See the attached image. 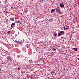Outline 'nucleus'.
I'll return each mask as SVG.
<instances>
[{"mask_svg":"<svg viewBox=\"0 0 79 79\" xmlns=\"http://www.w3.org/2000/svg\"><path fill=\"white\" fill-rule=\"evenodd\" d=\"M32 75L30 76V79H31V78H32Z\"/></svg>","mask_w":79,"mask_h":79,"instance_id":"19","label":"nucleus"},{"mask_svg":"<svg viewBox=\"0 0 79 79\" xmlns=\"http://www.w3.org/2000/svg\"><path fill=\"white\" fill-rule=\"evenodd\" d=\"M61 35H62V34H61L60 33H58V36H61Z\"/></svg>","mask_w":79,"mask_h":79,"instance_id":"10","label":"nucleus"},{"mask_svg":"<svg viewBox=\"0 0 79 79\" xmlns=\"http://www.w3.org/2000/svg\"><path fill=\"white\" fill-rule=\"evenodd\" d=\"M54 11H55V9H52L51 10V13H53V12H54Z\"/></svg>","mask_w":79,"mask_h":79,"instance_id":"4","label":"nucleus"},{"mask_svg":"<svg viewBox=\"0 0 79 79\" xmlns=\"http://www.w3.org/2000/svg\"><path fill=\"white\" fill-rule=\"evenodd\" d=\"M10 20L11 21H13L15 20V19L14 18L12 19L11 18H10Z\"/></svg>","mask_w":79,"mask_h":79,"instance_id":"8","label":"nucleus"},{"mask_svg":"<svg viewBox=\"0 0 79 79\" xmlns=\"http://www.w3.org/2000/svg\"><path fill=\"white\" fill-rule=\"evenodd\" d=\"M54 50H55V51H56V49H53Z\"/></svg>","mask_w":79,"mask_h":79,"instance_id":"22","label":"nucleus"},{"mask_svg":"<svg viewBox=\"0 0 79 79\" xmlns=\"http://www.w3.org/2000/svg\"><path fill=\"white\" fill-rule=\"evenodd\" d=\"M73 50L75 51H77V48H73Z\"/></svg>","mask_w":79,"mask_h":79,"instance_id":"7","label":"nucleus"},{"mask_svg":"<svg viewBox=\"0 0 79 79\" xmlns=\"http://www.w3.org/2000/svg\"><path fill=\"white\" fill-rule=\"evenodd\" d=\"M20 69H21V68H19V67H18V70H20Z\"/></svg>","mask_w":79,"mask_h":79,"instance_id":"17","label":"nucleus"},{"mask_svg":"<svg viewBox=\"0 0 79 79\" xmlns=\"http://www.w3.org/2000/svg\"><path fill=\"white\" fill-rule=\"evenodd\" d=\"M39 60L40 61H42V58H41Z\"/></svg>","mask_w":79,"mask_h":79,"instance_id":"18","label":"nucleus"},{"mask_svg":"<svg viewBox=\"0 0 79 79\" xmlns=\"http://www.w3.org/2000/svg\"><path fill=\"white\" fill-rule=\"evenodd\" d=\"M16 23H18V24H20L21 23V22L19 21V20L18 21H17Z\"/></svg>","mask_w":79,"mask_h":79,"instance_id":"9","label":"nucleus"},{"mask_svg":"<svg viewBox=\"0 0 79 79\" xmlns=\"http://www.w3.org/2000/svg\"><path fill=\"white\" fill-rule=\"evenodd\" d=\"M27 78H29V77H27Z\"/></svg>","mask_w":79,"mask_h":79,"instance_id":"27","label":"nucleus"},{"mask_svg":"<svg viewBox=\"0 0 79 79\" xmlns=\"http://www.w3.org/2000/svg\"><path fill=\"white\" fill-rule=\"evenodd\" d=\"M60 33H61V34H63L64 33V32L63 31H62L60 32Z\"/></svg>","mask_w":79,"mask_h":79,"instance_id":"14","label":"nucleus"},{"mask_svg":"<svg viewBox=\"0 0 79 79\" xmlns=\"http://www.w3.org/2000/svg\"><path fill=\"white\" fill-rule=\"evenodd\" d=\"M54 35L55 37H56V34H54Z\"/></svg>","mask_w":79,"mask_h":79,"instance_id":"20","label":"nucleus"},{"mask_svg":"<svg viewBox=\"0 0 79 79\" xmlns=\"http://www.w3.org/2000/svg\"><path fill=\"white\" fill-rule=\"evenodd\" d=\"M42 2H44V0H42Z\"/></svg>","mask_w":79,"mask_h":79,"instance_id":"28","label":"nucleus"},{"mask_svg":"<svg viewBox=\"0 0 79 79\" xmlns=\"http://www.w3.org/2000/svg\"><path fill=\"white\" fill-rule=\"evenodd\" d=\"M60 5L61 8H63L64 6V5L62 3L60 4Z\"/></svg>","mask_w":79,"mask_h":79,"instance_id":"3","label":"nucleus"},{"mask_svg":"<svg viewBox=\"0 0 79 79\" xmlns=\"http://www.w3.org/2000/svg\"><path fill=\"white\" fill-rule=\"evenodd\" d=\"M53 72H51V74H53Z\"/></svg>","mask_w":79,"mask_h":79,"instance_id":"21","label":"nucleus"},{"mask_svg":"<svg viewBox=\"0 0 79 79\" xmlns=\"http://www.w3.org/2000/svg\"><path fill=\"white\" fill-rule=\"evenodd\" d=\"M58 13L59 14H61V11H58Z\"/></svg>","mask_w":79,"mask_h":79,"instance_id":"13","label":"nucleus"},{"mask_svg":"<svg viewBox=\"0 0 79 79\" xmlns=\"http://www.w3.org/2000/svg\"><path fill=\"white\" fill-rule=\"evenodd\" d=\"M1 71V69H0V71Z\"/></svg>","mask_w":79,"mask_h":79,"instance_id":"26","label":"nucleus"},{"mask_svg":"<svg viewBox=\"0 0 79 79\" xmlns=\"http://www.w3.org/2000/svg\"><path fill=\"white\" fill-rule=\"evenodd\" d=\"M11 9H13V7H11Z\"/></svg>","mask_w":79,"mask_h":79,"instance_id":"23","label":"nucleus"},{"mask_svg":"<svg viewBox=\"0 0 79 79\" xmlns=\"http://www.w3.org/2000/svg\"><path fill=\"white\" fill-rule=\"evenodd\" d=\"M15 26V23H12V24L11 25V27L12 28H13V26Z\"/></svg>","mask_w":79,"mask_h":79,"instance_id":"5","label":"nucleus"},{"mask_svg":"<svg viewBox=\"0 0 79 79\" xmlns=\"http://www.w3.org/2000/svg\"><path fill=\"white\" fill-rule=\"evenodd\" d=\"M69 28V27H68L67 28H65V27H64V30H66L67 29H68Z\"/></svg>","mask_w":79,"mask_h":79,"instance_id":"6","label":"nucleus"},{"mask_svg":"<svg viewBox=\"0 0 79 79\" xmlns=\"http://www.w3.org/2000/svg\"><path fill=\"white\" fill-rule=\"evenodd\" d=\"M56 12H57V11H60V10L58 9V8H56Z\"/></svg>","mask_w":79,"mask_h":79,"instance_id":"11","label":"nucleus"},{"mask_svg":"<svg viewBox=\"0 0 79 79\" xmlns=\"http://www.w3.org/2000/svg\"><path fill=\"white\" fill-rule=\"evenodd\" d=\"M7 33H8V34H10V31H8L7 32Z\"/></svg>","mask_w":79,"mask_h":79,"instance_id":"16","label":"nucleus"},{"mask_svg":"<svg viewBox=\"0 0 79 79\" xmlns=\"http://www.w3.org/2000/svg\"><path fill=\"white\" fill-rule=\"evenodd\" d=\"M78 60H79V57L78 58Z\"/></svg>","mask_w":79,"mask_h":79,"instance_id":"24","label":"nucleus"},{"mask_svg":"<svg viewBox=\"0 0 79 79\" xmlns=\"http://www.w3.org/2000/svg\"><path fill=\"white\" fill-rule=\"evenodd\" d=\"M7 61H11V58L10 57H7Z\"/></svg>","mask_w":79,"mask_h":79,"instance_id":"2","label":"nucleus"},{"mask_svg":"<svg viewBox=\"0 0 79 79\" xmlns=\"http://www.w3.org/2000/svg\"><path fill=\"white\" fill-rule=\"evenodd\" d=\"M29 61H30V63H32L33 62V61H32V60L31 59Z\"/></svg>","mask_w":79,"mask_h":79,"instance_id":"12","label":"nucleus"},{"mask_svg":"<svg viewBox=\"0 0 79 79\" xmlns=\"http://www.w3.org/2000/svg\"><path fill=\"white\" fill-rule=\"evenodd\" d=\"M31 79H32V78H31Z\"/></svg>","mask_w":79,"mask_h":79,"instance_id":"31","label":"nucleus"},{"mask_svg":"<svg viewBox=\"0 0 79 79\" xmlns=\"http://www.w3.org/2000/svg\"><path fill=\"white\" fill-rule=\"evenodd\" d=\"M52 53H53V52H52Z\"/></svg>","mask_w":79,"mask_h":79,"instance_id":"29","label":"nucleus"},{"mask_svg":"<svg viewBox=\"0 0 79 79\" xmlns=\"http://www.w3.org/2000/svg\"><path fill=\"white\" fill-rule=\"evenodd\" d=\"M19 0V1H21V0Z\"/></svg>","mask_w":79,"mask_h":79,"instance_id":"30","label":"nucleus"},{"mask_svg":"<svg viewBox=\"0 0 79 79\" xmlns=\"http://www.w3.org/2000/svg\"><path fill=\"white\" fill-rule=\"evenodd\" d=\"M49 21H53V19H49Z\"/></svg>","mask_w":79,"mask_h":79,"instance_id":"15","label":"nucleus"},{"mask_svg":"<svg viewBox=\"0 0 79 79\" xmlns=\"http://www.w3.org/2000/svg\"><path fill=\"white\" fill-rule=\"evenodd\" d=\"M15 42L16 44H20V45H21L22 44V42L21 41H15Z\"/></svg>","mask_w":79,"mask_h":79,"instance_id":"1","label":"nucleus"},{"mask_svg":"<svg viewBox=\"0 0 79 79\" xmlns=\"http://www.w3.org/2000/svg\"><path fill=\"white\" fill-rule=\"evenodd\" d=\"M52 49H53V50H54V48H52Z\"/></svg>","mask_w":79,"mask_h":79,"instance_id":"25","label":"nucleus"}]
</instances>
